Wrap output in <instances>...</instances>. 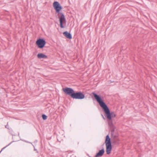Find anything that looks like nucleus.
Returning a JSON list of instances; mask_svg holds the SVG:
<instances>
[{"label":"nucleus","instance_id":"1","mask_svg":"<svg viewBox=\"0 0 157 157\" xmlns=\"http://www.w3.org/2000/svg\"><path fill=\"white\" fill-rule=\"evenodd\" d=\"M92 94L97 102L103 110L107 119L108 124L112 125L113 124V123L112 118L116 117L115 114L113 112H110L107 105L104 101L102 97H101L100 95L96 94L94 92H93Z\"/></svg>","mask_w":157,"mask_h":157},{"label":"nucleus","instance_id":"2","mask_svg":"<svg viewBox=\"0 0 157 157\" xmlns=\"http://www.w3.org/2000/svg\"><path fill=\"white\" fill-rule=\"evenodd\" d=\"M119 141L118 137H111V139H110L109 135L106 136L105 143L106 147V152L107 154H109L111 151L112 149V142L115 145H118Z\"/></svg>","mask_w":157,"mask_h":157},{"label":"nucleus","instance_id":"3","mask_svg":"<svg viewBox=\"0 0 157 157\" xmlns=\"http://www.w3.org/2000/svg\"><path fill=\"white\" fill-rule=\"evenodd\" d=\"M53 5V7L56 10V13L58 14L60 13L61 15V17L59 18V21L60 22V26L61 28H64L63 25V23H66V19L63 14L62 13H60V11L62 9V7L60 5L59 3L56 1L54 2Z\"/></svg>","mask_w":157,"mask_h":157},{"label":"nucleus","instance_id":"4","mask_svg":"<svg viewBox=\"0 0 157 157\" xmlns=\"http://www.w3.org/2000/svg\"><path fill=\"white\" fill-rule=\"evenodd\" d=\"M62 90L66 95H69L73 98L75 92L73 89L71 88L66 87L63 88Z\"/></svg>","mask_w":157,"mask_h":157},{"label":"nucleus","instance_id":"5","mask_svg":"<svg viewBox=\"0 0 157 157\" xmlns=\"http://www.w3.org/2000/svg\"><path fill=\"white\" fill-rule=\"evenodd\" d=\"M46 43V42L44 39L40 38L37 40L36 43L38 47L40 49H42L44 47Z\"/></svg>","mask_w":157,"mask_h":157},{"label":"nucleus","instance_id":"6","mask_svg":"<svg viewBox=\"0 0 157 157\" xmlns=\"http://www.w3.org/2000/svg\"><path fill=\"white\" fill-rule=\"evenodd\" d=\"M85 98V94L81 91L75 92L73 98L75 99H82Z\"/></svg>","mask_w":157,"mask_h":157},{"label":"nucleus","instance_id":"7","mask_svg":"<svg viewBox=\"0 0 157 157\" xmlns=\"http://www.w3.org/2000/svg\"><path fill=\"white\" fill-rule=\"evenodd\" d=\"M110 128L111 137H119V134L117 131H115V127L113 125H109Z\"/></svg>","mask_w":157,"mask_h":157},{"label":"nucleus","instance_id":"8","mask_svg":"<svg viewBox=\"0 0 157 157\" xmlns=\"http://www.w3.org/2000/svg\"><path fill=\"white\" fill-rule=\"evenodd\" d=\"M105 152V151L104 148L100 150L94 156V157H101L104 154Z\"/></svg>","mask_w":157,"mask_h":157},{"label":"nucleus","instance_id":"9","mask_svg":"<svg viewBox=\"0 0 157 157\" xmlns=\"http://www.w3.org/2000/svg\"><path fill=\"white\" fill-rule=\"evenodd\" d=\"M63 35L67 38L71 39L72 38L71 34L67 31H65L63 33Z\"/></svg>","mask_w":157,"mask_h":157},{"label":"nucleus","instance_id":"10","mask_svg":"<svg viewBox=\"0 0 157 157\" xmlns=\"http://www.w3.org/2000/svg\"><path fill=\"white\" fill-rule=\"evenodd\" d=\"M37 57L40 59H46L48 57L47 56L42 53H38L37 55Z\"/></svg>","mask_w":157,"mask_h":157},{"label":"nucleus","instance_id":"11","mask_svg":"<svg viewBox=\"0 0 157 157\" xmlns=\"http://www.w3.org/2000/svg\"><path fill=\"white\" fill-rule=\"evenodd\" d=\"M42 119L44 120H46L47 118V116L44 114H42Z\"/></svg>","mask_w":157,"mask_h":157},{"label":"nucleus","instance_id":"12","mask_svg":"<svg viewBox=\"0 0 157 157\" xmlns=\"http://www.w3.org/2000/svg\"><path fill=\"white\" fill-rule=\"evenodd\" d=\"M5 128H7L9 130H10V128H9L8 122L7 123V124L5 126Z\"/></svg>","mask_w":157,"mask_h":157},{"label":"nucleus","instance_id":"13","mask_svg":"<svg viewBox=\"0 0 157 157\" xmlns=\"http://www.w3.org/2000/svg\"><path fill=\"white\" fill-rule=\"evenodd\" d=\"M9 132L12 135H13V131L11 128H10V130H9Z\"/></svg>","mask_w":157,"mask_h":157},{"label":"nucleus","instance_id":"14","mask_svg":"<svg viewBox=\"0 0 157 157\" xmlns=\"http://www.w3.org/2000/svg\"><path fill=\"white\" fill-rule=\"evenodd\" d=\"M102 117L104 119H105V118H104V117L102 115H101Z\"/></svg>","mask_w":157,"mask_h":157},{"label":"nucleus","instance_id":"15","mask_svg":"<svg viewBox=\"0 0 157 157\" xmlns=\"http://www.w3.org/2000/svg\"><path fill=\"white\" fill-rule=\"evenodd\" d=\"M34 150H35V151H36V152H37V153H38V151H37V150L35 149L34 148Z\"/></svg>","mask_w":157,"mask_h":157}]
</instances>
